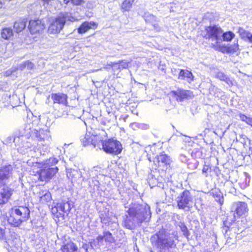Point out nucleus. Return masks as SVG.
I'll return each instance as SVG.
<instances>
[{"label":"nucleus","instance_id":"c9c22d12","mask_svg":"<svg viewBox=\"0 0 252 252\" xmlns=\"http://www.w3.org/2000/svg\"><path fill=\"white\" fill-rule=\"evenodd\" d=\"M118 63V69L119 70H122L123 69H126L128 67V62H126L125 61H119Z\"/></svg>","mask_w":252,"mask_h":252},{"label":"nucleus","instance_id":"ddd939ff","mask_svg":"<svg viewBox=\"0 0 252 252\" xmlns=\"http://www.w3.org/2000/svg\"><path fill=\"white\" fill-rule=\"evenodd\" d=\"M13 209L20 218L22 222L26 221L29 218L30 212L28 207L19 206L18 208H13Z\"/></svg>","mask_w":252,"mask_h":252},{"label":"nucleus","instance_id":"a18cd8bd","mask_svg":"<svg viewBox=\"0 0 252 252\" xmlns=\"http://www.w3.org/2000/svg\"><path fill=\"white\" fill-rule=\"evenodd\" d=\"M250 118V117H248L247 116H245L244 114H241L239 115V118H240V119L241 120H242V121H244V122H246L247 124H248Z\"/></svg>","mask_w":252,"mask_h":252},{"label":"nucleus","instance_id":"09e8293b","mask_svg":"<svg viewBox=\"0 0 252 252\" xmlns=\"http://www.w3.org/2000/svg\"><path fill=\"white\" fill-rule=\"evenodd\" d=\"M130 126L134 130H136L137 128H138V123H135H135H131L130 125Z\"/></svg>","mask_w":252,"mask_h":252},{"label":"nucleus","instance_id":"0eeeda50","mask_svg":"<svg viewBox=\"0 0 252 252\" xmlns=\"http://www.w3.org/2000/svg\"><path fill=\"white\" fill-rule=\"evenodd\" d=\"M171 93L176 100L179 102L192 99L194 97L192 91L181 88H178L176 90L172 91Z\"/></svg>","mask_w":252,"mask_h":252},{"label":"nucleus","instance_id":"603ef678","mask_svg":"<svg viewBox=\"0 0 252 252\" xmlns=\"http://www.w3.org/2000/svg\"><path fill=\"white\" fill-rule=\"evenodd\" d=\"M108 65L110 66L111 67L113 68V69H115V66H118V63L111 62L110 63H109L108 64Z\"/></svg>","mask_w":252,"mask_h":252},{"label":"nucleus","instance_id":"f03ea898","mask_svg":"<svg viewBox=\"0 0 252 252\" xmlns=\"http://www.w3.org/2000/svg\"><path fill=\"white\" fill-rule=\"evenodd\" d=\"M175 239V235L161 230L154 235L151 238V241L159 252H167L170 249L176 246Z\"/></svg>","mask_w":252,"mask_h":252},{"label":"nucleus","instance_id":"412c9836","mask_svg":"<svg viewBox=\"0 0 252 252\" xmlns=\"http://www.w3.org/2000/svg\"><path fill=\"white\" fill-rule=\"evenodd\" d=\"M61 250L63 252H80L76 245L71 241L63 245Z\"/></svg>","mask_w":252,"mask_h":252},{"label":"nucleus","instance_id":"cd10ccee","mask_svg":"<svg viewBox=\"0 0 252 252\" xmlns=\"http://www.w3.org/2000/svg\"><path fill=\"white\" fill-rule=\"evenodd\" d=\"M58 160L55 158H51L45 161L41 167L43 168H51L58 163Z\"/></svg>","mask_w":252,"mask_h":252},{"label":"nucleus","instance_id":"4468645a","mask_svg":"<svg viewBox=\"0 0 252 252\" xmlns=\"http://www.w3.org/2000/svg\"><path fill=\"white\" fill-rule=\"evenodd\" d=\"M67 98V95L63 94H51V99L53 100L54 103H58L63 105V108L62 109L66 108Z\"/></svg>","mask_w":252,"mask_h":252},{"label":"nucleus","instance_id":"39448f33","mask_svg":"<svg viewBox=\"0 0 252 252\" xmlns=\"http://www.w3.org/2000/svg\"><path fill=\"white\" fill-rule=\"evenodd\" d=\"M102 146V149L107 153L118 155L121 153L122 146L121 143L113 139L108 140H99Z\"/></svg>","mask_w":252,"mask_h":252},{"label":"nucleus","instance_id":"680f3d73","mask_svg":"<svg viewBox=\"0 0 252 252\" xmlns=\"http://www.w3.org/2000/svg\"><path fill=\"white\" fill-rule=\"evenodd\" d=\"M101 221L104 222V223H106V222L105 221V218H101Z\"/></svg>","mask_w":252,"mask_h":252},{"label":"nucleus","instance_id":"bf43d9fd","mask_svg":"<svg viewBox=\"0 0 252 252\" xmlns=\"http://www.w3.org/2000/svg\"><path fill=\"white\" fill-rule=\"evenodd\" d=\"M59 209L58 208V206H57V208H52V212L53 213H56L58 211V209Z\"/></svg>","mask_w":252,"mask_h":252},{"label":"nucleus","instance_id":"b1692460","mask_svg":"<svg viewBox=\"0 0 252 252\" xmlns=\"http://www.w3.org/2000/svg\"><path fill=\"white\" fill-rule=\"evenodd\" d=\"M27 20L25 19L20 20L14 23V29L17 33L22 32L26 26Z\"/></svg>","mask_w":252,"mask_h":252},{"label":"nucleus","instance_id":"13d9d810","mask_svg":"<svg viewBox=\"0 0 252 252\" xmlns=\"http://www.w3.org/2000/svg\"><path fill=\"white\" fill-rule=\"evenodd\" d=\"M247 124L252 126V118H250L249 122Z\"/></svg>","mask_w":252,"mask_h":252},{"label":"nucleus","instance_id":"79ce46f5","mask_svg":"<svg viewBox=\"0 0 252 252\" xmlns=\"http://www.w3.org/2000/svg\"><path fill=\"white\" fill-rule=\"evenodd\" d=\"M237 141H239L241 143H242L244 145L246 144V142L247 141H249L248 138L244 135H243L240 136L239 139Z\"/></svg>","mask_w":252,"mask_h":252},{"label":"nucleus","instance_id":"aec40b11","mask_svg":"<svg viewBox=\"0 0 252 252\" xmlns=\"http://www.w3.org/2000/svg\"><path fill=\"white\" fill-rule=\"evenodd\" d=\"M92 27H97V24L94 22H85L78 29V32L82 34L85 33L92 28Z\"/></svg>","mask_w":252,"mask_h":252},{"label":"nucleus","instance_id":"a19ab883","mask_svg":"<svg viewBox=\"0 0 252 252\" xmlns=\"http://www.w3.org/2000/svg\"><path fill=\"white\" fill-rule=\"evenodd\" d=\"M180 227L182 231L183 232L184 235L188 237L189 233L186 226L184 224L181 223V224L180 225Z\"/></svg>","mask_w":252,"mask_h":252},{"label":"nucleus","instance_id":"f3484780","mask_svg":"<svg viewBox=\"0 0 252 252\" xmlns=\"http://www.w3.org/2000/svg\"><path fill=\"white\" fill-rule=\"evenodd\" d=\"M8 221L9 223L15 226H19L22 222L20 218L16 214L13 208H12L10 211V216L8 217Z\"/></svg>","mask_w":252,"mask_h":252},{"label":"nucleus","instance_id":"473e14b6","mask_svg":"<svg viewBox=\"0 0 252 252\" xmlns=\"http://www.w3.org/2000/svg\"><path fill=\"white\" fill-rule=\"evenodd\" d=\"M143 17L146 22L153 23L157 20V18L155 16L149 13H145Z\"/></svg>","mask_w":252,"mask_h":252},{"label":"nucleus","instance_id":"ea45409f","mask_svg":"<svg viewBox=\"0 0 252 252\" xmlns=\"http://www.w3.org/2000/svg\"><path fill=\"white\" fill-rule=\"evenodd\" d=\"M184 79L187 78L188 82L192 81L193 80V76L192 73L188 70H185Z\"/></svg>","mask_w":252,"mask_h":252},{"label":"nucleus","instance_id":"c03bdc74","mask_svg":"<svg viewBox=\"0 0 252 252\" xmlns=\"http://www.w3.org/2000/svg\"><path fill=\"white\" fill-rule=\"evenodd\" d=\"M138 128L142 129H147L149 128V126L148 124L143 123H138Z\"/></svg>","mask_w":252,"mask_h":252},{"label":"nucleus","instance_id":"4be33fe9","mask_svg":"<svg viewBox=\"0 0 252 252\" xmlns=\"http://www.w3.org/2000/svg\"><path fill=\"white\" fill-rule=\"evenodd\" d=\"M66 175L69 179L74 180V181L81 178L82 176V173L79 170L74 169H68Z\"/></svg>","mask_w":252,"mask_h":252},{"label":"nucleus","instance_id":"69168bd1","mask_svg":"<svg viewBox=\"0 0 252 252\" xmlns=\"http://www.w3.org/2000/svg\"><path fill=\"white\" fill-rule=\"evenodd\" d=\"M204 252H210V251H207V250H206V251H205Z\"/></svg>","mask_w":252,"mask_h":252},{"label":"nucleus","instance_id":"864d4df0","mask_svg":"<svg viewBox=\"0 0 252 252\" xmlns=\"http://www.w3.org/2000/svg\"><path fill=\"white\" fill-rule=\"evenodd\" d=\"M153 26L155 30L159 31L160 30V27L158 24H153Z\"/></svg>","mask_w":252,"mask_h":252},{"label":"nucleus","instance_id":"6e6552de","mask_svg":"<svg viewBox=\"0 0 252 252\" xmlns=\"http://www.w3.org/2000/svg\"><path fill=\"white\" fill-rule=\"evenodd\" d=\"M248 208L246 203L244 202H236L232 204L231 211L234 212V218H239L245 215L248 212Z\"/></svg>","mask_w":252,"mask_h":252},{"label":"nucleus","instance_id":"f704fd0d","mask_svg":"<svg viewBox=\"0 0 252 252\" xmlns=\"http://www.w3.org/2000/svg\"><path fill=\"white\" fill-rule=\"evenodd\" d=\"M44 134V130L40 129L39 131L33 129L32 135L31 137L36 138L37 140L39 141L40 138V134Z\"/></svg>","mask_w":252,"mask_h":252},{"label":"nucleus","instance_id":"5fc2aeb1","mask_svg":"<svg viewBox=\"0 0 252 252\" xmlns=\"http://www.w3.org/2000/svg\"><path fill=\"white\" fill-rule=\"evenodd\" d=\"M65 111L63 110V112L60 113V112H59V113H55V115H57L58 117H62L64 115H65Z\"/></svg>","mask_w":252,"mask_h":252},{"label":"nucleus","instance_id":"8fccbe9b","mask_svg":"<svg viewBox=\"0 0 252 252\" xmlns=\"http://www.w3.org/2000/svg\"><path fill=\"white\" fill-rule=\"evenodd\" d=\"M89 244H84L82 245V249H84L85 251V252H88V249L89 248Z\"/></svg>","mask_w":252,"mask_h":252},{"label":"nucleus","instance_id":"dca6fc26","mask_svg":"<svg viewBox=\"0 0 252 252\" xmlns=\"http://www.w3.org/2000/svg\"><path fill=\"white\" fill-rule=\"evenodd\" d=\"M33 124L29 123L26 124L24 127L20 129L19 131V134L18 135V137H25L27 138H29L32 135L33 132Z\"/></svg>","mask_w":252,"mask_h":252},{"label":"nucleus","instance_id":"393cba45","mask_svg":"<svg viewBox=\"0 0 252 252\" xmlns=\"http://www.w3.org/2000/svg\"><path fill=\"white\" fill-rule=\"evenodd\" d=\"M58 208L63 212L67 213L73 207V204L71 202L66 201L62 202L58 204Z\"/></svg>","mask_w":252,"mask_h":252},{"label":"nucleus","instance_id":"bb28decb","mask_svg":"<svg viewBox=\"0 0 252 252\" xmlns=\"http://www.w3.org/2000/svg\"><path fill=\"white\" fill-rule=\"evenodd\" d=\"M211 193L217 202H219L220 204L223 203V197L222 196V193L219 189H216L213 190Z\"/></svg>","mask_w":252,"mask_h":252},{"label":"nucleus","instance_id":"6ab92c4d","mask_svg":"<svg viewBox=\"0 0 252 252\" xmlns=\"http://www.w3.org/2000/svg\"><path fill=\"white\" fill-rule=\"evenodd\" d=\"M157 160L159 166L170 165L172 161L170 157L163 153H161L158 156Z\"/></svg>","mask_w":252,"mask_h":252},{"label":"nucleus","instance_id":"49530a36","mask_svg":"<svg viewBox=\"0 0 252 252\" xmlns=\"http://www.w3.org/2000/svg\"><path fill=\"white\" fill-rule=\"evenodd\" d=\"M185 70L181 69L179 74L178 78L180 79H184Z\"/></svg>","mask_w":252,"mask_h":252},{"label":"nucleus","instance_id":"052dcab7","mask_svg":"<svg viewBox=\"0 0 252 252\" xmlns=\"http://www.w3.org/2000/svg\"><path fill=\"white\" fill-rule=\"evenodd\" d=\"M195 153H197V150L195 149L192 152V154H191V155L192 157H194V154Z\"/></svg>","mask_w":252,"mask_h":252},{"label":"nucleus","instance_id":"9b49d317","mask_svg":"<svg viewBox=\"0 0 252 252\" xmlns=\"http://www.w3.org/2000/svg\"><path fill=\"white\" fill-rule=\"evenodd\" d=\"M12 192L13 190L6 186L3 185L0 187V205L8 202Z\"/></svg>","mask_w":252,"mask_h":252},{"label":"nucleus","instance_id":"6e6d98bb","mask_svg":"<svg viewBox=\"0 0 252 252\" xmlns=\"http://www.w3.org/2000/svg\"><path fill=\"white\" fill-rule=\"evenodd\" d=\"M250 42L252 43V34L250 33L248 34V37L247 38Z\"/></svg>","mask_w":252,"mask_h":252},{"label":"nucleus","instance_id":"20e7f679","mask_svg":"<svg viewBox=\"0 0 252 252\" xmlns=\"http://www.w3.org/2000/svg\"><path fill=\"white\" fill-rule=\"evenodd\" d=\"M192 200L190 192L187 190L183 191L176 199L179 208L186 211H189L191 208Z\"/></svg>","mask_w":252,"mask_h":252},{"label":"nucleus","instance_id":"1a4fd4ad","mask_svg":"<svg viewBox=\"0 0 252 252\" xmlns=\"http://www.w3.org/2000/svg\"><path fill=\"white\" fill-rule=\"evenodd\" d=\"M39 174V179L41 181H48L50 180L58 172L57 167L51 168H43Z\"/></svg>","mask_w":252,"mask_h":252},{"label":"nucleus","instance_id":"5701e85b","mask_svg":"<svg viewBox=\"0 0 252 252\" xmlns=\"http://www.w3.org/2000/svg\"><path fill=\"white\" fill-rule=\"evenodd\" d=\"M96 239L98 243L101 244H102L103 239H104L106 242L109 243H112L114 241V238L112 235V234L109 231L104 232L103 236H98Z\"/></svg>","mask_w":252,"mask_h":252},{"label":"nucleus","instance_id":"f257e3e1","mask_svg":"<svg viewBox=\"0 0 252 252\" xmlns=\"http://www.w3.org/2000/svg\"><path fill=\"white\" fill-rule=\"evenodd\" d=\"M126 215L123 225L128 229H133L139 226L144 221H148L151 218L150 208L147 204L131 203L129 207H126Z\"/></svg>","mask_w":252,"mask_h":252},{"label":"nucleus","instance_id":"423d86ee","mask_svg":"<svg viewBox=\"0 0 252 252\" xmlns=\"http://www.w3.org/2000/svg\"><path fill=\"white\" fill-rule=\"evenodd\" d=\"M205 32L206 33L203 34V36L206 39H212V41H215L216 43L221 40L222 31L220 28L216 26L208 27L205 29Z\"/></svg>","mask_w":252,"mask_h":252},{"label":"nucleus","instance_id":"58836bf2","mask_svg":"<svg viewBox=\"0 0 252 252\" xmlns=\"http://www.w3.org/2000/svg\"><path fill=\"white\" fill-rule=\"evenodd\" d=\"M39 138V141H45L46 140H49L50 138V135L49 132L44 130V134H40Z\"/></svg>","mask_w":252,"mask_h":252},{"label":"nucleus","instance_id":"0e129e2a","mask_svg":"<svg viewBox=\"0 0 252 252\" xmlns=\"http://www.w3.org/2000/svg\"><path fill=\"white\" fill-rule=\"evenodd\" d=\"M114 69V70H119V69H118V66H115V69Z\"/></svg>","mask_w":252,"mask_h":252},{"label":"nucleus","instance_id":"338daca9","mask_svg":"<svg viewBox=\"0 0 252 252\" xmlns=\"http://www.w3.org/2000/svg\"><path fill=\"white\" fill-rule=\"evenodd\" d=\"M89 186H90V187H91V188L92 187V185L91 184H90V185H89Z\"/></svg>","mask_w":252,"mask_h":252},{"label":"nucleus","instance_id":"7ed1b4c3","mask_svg":"<svg viewBox=\"0 0 252 252\" xmlns=\"http://www.w3.org/2000/svg\"><path fill=\"white\" fill-rule=\"evenodd\" d=\"M74 20L75 19L69 16L67 13L61 14L51 21L48 32L50 34L58 33L63 30L66 21Z\"/></svg>","mask_w":252,"mask_h":252},{"label":"nucleus","instance_id":"2eb2a0df","mask_svg":"<svg viewBox=\"0 0 252 252\" xmlns=\"http://www.w3.org/2000/svg\"><path fill=\"white\" fill-rule=\"evenodd\" d=\"M98 137L95 135H91V134L87 133L81 138V142L84 146H87L90 144L94 145V147L96 146L97 144Z\"/></svg>","mask_w":252,"mask_h":252},{"label":"nucleus","instance_id":"f8f14e48","mask_svg":"<svg viewBox=\"0 0 252 252\" xmlns=\"http://www.w3.org/2000/svg\"><path fill=\"white\" fill-rule=\"evenodd\" d=\"M12 174V167L10 165L1 167L0 169V186L3 181L7 180L11 177Z\"/></svg>","mask_w":252,"mask_h":252},{"label":"nucleus","instance_id":"e433bc0d","mask_svg":"<svg viewBox=\"0 0 252 252\" xmlns=\"http://www.w3.org/2000/svg\"><path fill=\"white\" fill-rule=\"evenodd\" d=\"M238 32L240 34V35L242 37H246L248 38V34H250V32L245 31L244 29L242 28H239L238 30Z\"/></svg>","mask_w":252,"mask_h":252},{"label":"nucleus","instance_id":"72a5a7b5","mask_svg":"<svg viewBox=\"0 0 252 252\" xmlns=\"http://www.w3.org/2000/svg\"><path fill=\"white\" fill-rule=\"evenodd\" d=\"M234 34L231 32H226L221 34L223 40L227 41H231L234 37Z\"/></svg>","mask_w":252,"mask_h":252},{"label":"nucleus","instance_id":"de8ad7c7","mask_svg":"<svg viewBox=\"0 0 252 252\" xmlns=\"http://www.w3.org/2000/svg\"><path fill=\"white\" fill-rule=\"evenodd\" d=\"M84 2L83 0H72V3L74 5H80Z\"/></svg>","mask_w":252,"mask_h":252},{"label":"nucleus","instance_id":"a878e982","mask_svg":"<svg viewBox=\"0 0 252 252\" xmlns=\"http://www.w3.org/2000/svg\"><path fill=\"white\" fill-rule=\"evenodd\" d=\"M0 34L3 39L9 40L13 36V32L11 28H5L1 30Z\"/></svg>","mask_w":252,"mask_h":252},{"label":"nucleus","instance_id":"7c9ffc66","mask_svg":"<svg viewBox=\"0 0 252 252\" xmlns=\"http://www.w3.org/2000/svg\"><path fill=\"white\" fill-rule=\"evenodd\" d=\"M134 1L135 0H125L122 4V8L125 11H128Z\"/></svg>","mask_w":252,"mask_h":252},{"label":"nucleus","instance_id":"e2e57ef3","mask_svg":"<svg viewBox=\"0 0 252 252\" xmlns=\"http://www.w3.org/2000/svg\"><path fill=\"white\" fill-rule=\"evenodd\" d=\"M45 3H48L51 0H42Z\"/></svg>","mask_w":252,"mask_h":252},{"label":"nucleus","instance_id":"4d7b16f0","mask_svg":"<svg viewBox=\"0 0 252 252\" xmlns=\"http://www.w3.org/2000/svg\"><path fill=\"white\" fill-rule=\"evenodd\" d=\"M72 0H63V3L64 4H67L69 2L72 3Z\"/></svg>","mask_w":252,"mask_h":252},{"label":"nucleus","instance_id":"37998d69","mask_svg":"<svg viewBox=\"0 0 252 252\" xmlns=\"http://www.w3.org/2000/svg\"><path fill=\"white\" fill-rule=\"evenodd\" d=\"M18 68H15V67L11 68V69H8L7 71H6L4 73V76H9L10 75H11L13 72L15 71Z\"/></svg>","mask_w":252,"mask_h":252},{"label":"nucleus","instance_id":"3c124183","mask_svg":"<svg viewBox=\"0 0 252 252\" xmlns=\"http://www.w3.org/2000/svg\"><path fill=\"white\" fill-rule=\"evenodd\" d=\"M4 230L0 227V239L4 238Z\"/></svg>","mask_w":252,"mask_h":252},{"label":"nucleus","instance_id":"9d476101","mask_svg":"<svg viewBox=\"0 0 252 252\" xmlns=\"http://www.w3.org/2000/svg\"><path fill=\"white\" fill-rule=\"evenodd\" d=\"M29 29L32 34L40 32L45 28V25L41 20H31L29 22Z\"/></svg>","mask_w":252,"mask_h":252},{"label":"nucleus","instance_id":"c756f323","mask_svg":"<svg viewBox=\"0 0 252 252\" xmlns=\"http://www.w3.org/2000/svg\"><path fill=\"white\" fill-rule=\"evenodd\" d=\"M215 76L216 78L220 79V80L225 82L228 85L232 84V82L230 80L229 78L227 75H226L221 72H217Z\"/></svg>","mask_w":252,"mask_h":252},{"label":"nucleus","instance_id":"774afa93","mask_svg":"<svg viewBox=\"0 0 252 252\" xmlns=\"http://www.w3.org/2000/svg\"><path fill=\"white\" fill-rule=\"evenodd\" d=\"M43 163H42H42H40V165H42L40 166V167H41V168H42V167H41V166L43 165Z\"/></svg>","mask_w":252,"mask_h":252},{"label":"nucleus","instance_id":"a211bd4d","mask_svg":"<svg viewBox=\"0 0 252 252\" xmlns=\"http://www.w3.org/2000/svg\"><path fill=\"white\" fill-rule=\"evenodd\" d=\"M232 231V228L230 229L228 227H224L222 228V232L225 231V237L226 238V241L225 244L230 246L231 245L234 244L235 240V234H231L230 231Z\"/></svg>","mask_w":252,"mask_h":252},{"label":"nucleus","instance_id":"4c0bfd02","mask_svg":"<svg viewBox=\"0 0 252 252\" xmlns=\"http://www.w3.org/2000/svg\"><path fill=\"white\" fill-rule=\"evenodd\" d=\"M239 49V46L237 43H234L228 47V51L231 53L236 52Z\"/></svg>","mask_w":252,"mask_h":252},{"label":"nucleus","instance_id":"c85d7f7f","mask_svg":"<svg viewBox=\"0 0 252 252\" xmlns=\"http://www.w3.org/2000/svg\"><path fill=\"white\" fill-rule=\"evenodd\" d=\"M40 201L42 203L48 202L51 198V195L48 191H42L39 193Z\"/></svg>","mask_w":252,"mask_h":252},{"label":"nucleus","instance_id":"2f4dec72","mask_svg":"<svg viewBox=\"0 0 252 252\" xmlns=\"http://www.w3.org/2000/svg\"><path fill=\"white\" fill-rule=\"evenodd\" d=\"M34 65L32 63L27 61L20 64L18 66V69L23 70L27 68L28 69H32L34 68Z\"/></svg>","mask_w":252,"mask_h":252}]
</instances>
